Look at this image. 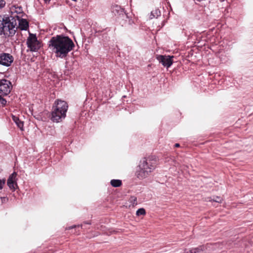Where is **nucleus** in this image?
Segmentation results:
<instances>
[{"mask_svg":"<svg viewBox=\"0 0 253 253\" xmlns=\"http://www.w3.org/2000/svg\"><path fill=\"white\" fill-rule=\"evenodd\" d=\"M48 47L57 57L65 58L69 52L74 49L75 44L72 40L63 35H56L51 38L48 42Z\"/></svg>","mask_w":253,"mask_h":253,"instance_id":"nucleus-1","label":"nucleus"},{"mask_svg":"<svg viewBox=\"0 0 253 253\" xmlns=\"http://www.w3.org/2000/svg\"><path fill=\"white\" fill-rule=\"evenodd\" d=\"M17 22L14 17L0 16V35L12 37L17 29Z\"/></svg>","mask_w":253,"mask_h":253,"instance_id":"nucleus-2","label":"nucleus"},{"mask_svg":"<svg viewBox=\"0 0 253 253\" xmlns=\"http://www.w3.org/2000/svg\"><path fill=\"white\" fill-rule=\"evenodd\" d=\"M68 108V106L66 101L59 99L56 100L52 107L50 116V120L54 123L62 122L66 116Z\"/></svg>","mask_w":253,"mask_h":253,"instance_id":"nucleus-3","label":"nucleus"},{"mask_svg":"<svg viewBox=\"0 0 253 253\" xmlns=\"http://www.w3.org/2000/svg\"><path fill=\"white\" fill-rule=\"evenodd\" d=\"M27 45L31 51H37L41 47V42L37 40L35 34H30L27 40Z\"/></svg>","mask_w":253,"mask_h":253,"instance_id":"nucleus-4","label":"nucleus"},{"mask_svg":"<svg viewBox=\"0 0 253 253\" xmlns=\"http://www.w3.org/2000/svg\"><path fill=\"white\" fill-rule=\"evenodd\" d=\"M140 162H144L147 164V167H145V170H148V175H150V173L155 169L157 165L156 160L154 159L152 157L148 158H143Z\"/></svg>","mask_w":253,"mask_h":253,"instance_id":"nucleus-5","label":"nucleus"},{"mask_svg":"<svg viewBox=\"0 0 253 253\" xmlns=\"http://www.w3.org/2000/svg\"><path fill=\"white\" fill-rule=\"evenodd\" d=\"M146 165L147 164H145L144 162H140L135 173V176L138 179H143L149 176L148 175V170L144 169L145 167H147Z\"/></svg>","mask_w":253,"mask_h":253,"instance_id":"nucleus-6","label":"nucleus"},{"mask_svg":"<svg viewBox=\"0 0 253 253\" xmlns=\"http://www.w3.org/2000/svg\"><path fill=\"white\" fill-rule=\"evenodd\" d=\"M12 88V84L10 81L2 79L0 80V94L1 95H7Z\"/></svg>","mask_w":253,"mask_h":253,"instance_id":"nucleus-7","label":"nucleus"},{"mask_svg":"<svg viewBox=\"0 0 253 253\" xmlns=\"http://www.w3.org/2000/svg\"><path fill=\"white\" fill-rule=\"evenodd\" d=\"M13 57L9 53L3 52L0 53V65L6 67H9L13 62Z\"/></svg>","mask_w":253,"mask_h":253,"instance_id":"nucleus-8","label":"nucleus"},{"mask_svg":"<svg viewBox=\"0 0 253 253\" xmlns=\"http://www.w3.org/2000/svg\"><path fill=\"white\" fill-rule=\"evenodd\" d=\"M173 56L159 55L157 57V59L161 63L162 65L167 68L169 67L172 64V58Z\"/></svg>","mask_w":253,"mask_h":253,"instance_id":"nucleus-9","label":"nucleus"},{"mask_svg":"<svg viewBox=\"0 0 253 253\" xmlns=\"http://www.w3.org/2000/svg\"><path fill=\"white\" fill-rule=\"evenodd\" d=\"M111 10L115 15H118L123 19L129 18L127 14L126 13L125 11V9L122 8L120 5H113L111 8Z\"/></svg>","mask_w":253,"mask_h":253,"instance_id":"nucleus-10","label":"nucleus"},{"mask_svg":"<svg viewBox=\"0 0 253 253\" xmlns=\"http://www.w3.org/2000/svg\"><path fill=\"white\" fill-rule=\"evenodd\" d=\"M17 173L16 172H13L11 174L7 181V184L9 188L12 191H15L16 188L17 187L16 182Z\"/></svg>","mask_w":253,"mask_h":253,"instance_id":"nucleus-11","label":"nucleus"},{"mask_svg":"<svg viewBox=\"0 0 253 253\" xmlns=\"http://www.w3.org/2000/svg\"><path fill=\"white\" fill-rule=\"evenodd\" d=\"M18 22L19 28L21 30H27L29 28V23L25 19H19L18 16L14 17ZM17 22V21H16Z\"/></svg>","mask_w":253,"mask_h":253,"instance_id":"nucleus-12","label":"nucleus"},{"mask_svg":"<svg viewBox=\"0 0 253 253\" xmlns=\"http://www.w3.org/2000/svg\"><path fill=\"white\" fill-rule=\"evenodd\" d=\"M12 120L15 123V124L17 125V126L22 130L23 127V122L21 121L19 119L15 116H12Z\"/></svg>","mask_w":253,"mask_h":253,"instance_id":"nucleus-13","label":"nucleus"},{"mask_svg":"<svg viewBox=\"0 0 253 253\" xmlns=\"http://www.w3.org/2000/svg\"><path fill=\"white\" fill-rule=\"evenodd\" d=\"M161 15V11L158 8H155L151 12L150 18L152 19L153 18H158L159 16Z\"/></svg>","mask_w":253,"mask_h":253,"instance_id":"nucleus-14","label":"nucleus"},{"mask_svg":"<svg viewBox=\"0 0 253 253\" xmlns=\"http://www.w3.org/2000/svg\"><path fill=\"white\" fill-rule=\"evenodd\" d=\"M110 183L114 187H120L122 184V181L119 179H112L111 180Z\"/></svg>","mask_w":253,"mask_h":253,"instance_id":"nucleus-15","label":"nucleus"},{"mask_svg":"<svg viewBox=\"0 0 253 253\" xmlns=\"http://www.w3.org/2000/svg\"><path fill=\"white\" fill-rule=\"evenodd\" d=\"M202 249L199 248H193L191 250L187 251L185 253H200L202 252Z\"/></svg>","mask_w":253,"mask_h":253,"instance_id":"nucleus-16","label":"nucleus"},{"mask_svg":"<svg viewBox=\"0 0 253 253\" xmlns=\"http://www.w3.org/2000/svg\"><path fill=\"white\" fill-rule=\"evenodd\" d=\"M146 214V211L144 209L140 208L136 211V215L138 216L143 215Z\"/></svg>","mask_w":253,"mask_h":253,"instance_id":"nucleus-17","label":"nucleus"},{"mask_svg":"<svg viewBox=\"0 0 253 253\" xmlns=\"http://www.w3.org/2000/svg\"><path fill=\"white\" fill-rule=\"evenodd\" d=\"M210 201H213L216 203H221L222 201V198L220 197L216 196L214 197L213 199L209 200Z\"/></svg>","mask_w":253,"mask_h":253,"instance_id":"nucleus-18","label":"nucleus"},{"mask_svg":"<svg viewBox=\"0 0 253 253\" xmlns=\"http://www.w3.org/2000/svg\"><path fill=\"white\" fill-rule=\"evenodd\" d=\"M136 201L137 198L136 197L134 196H131L129 200V202L131 203V204L133 205V206H134V205H136L137 204Z\"/></svg>","mask_w":253,"mask_h":253,"instance_id":"nucleus-19","label":"nucleus"},{"mask_svg":"<svg viewBox=\"0 0 253 253\" xmlns=\"http://www.w3.org/2000/svg\"><path fill=\"white\" fill-rule=\"evenodd\" d=\"M0 94V103L2 105H5L6 103V100L2 98Z\"/></svg>","mask_w":253,"mask_h":253,"instance_id":"nucleus-20","label":"nucleus"},{"mask_svg":"<svg viewBox=\"0 0 253 253\" xmlns=\"http://www.w3.org/2000/svg\"><path fill=\"white\" fill-rule=\"evenodd\" d=\"M5 183V179H0V190H1L3 188V186Z\"/></svg>","mask_w":253,"mask_h":253,"instance_id":"nucleus-21","label":"nucleus"},{"mask_svg":"<svg viewBox=\"0 0 253 253\" xmlns=\"http://www.w3.org/2000/svg\"><path fill=\"white\" fill-rule=\"evenodd\" d=\"M5 5V2L4 0H0V9L3 8Z\"/></svg>","mask_w":253,"mask_h":253,"instance_id":"nucleus-22","label":"nucleus"},{"mask_svg":"<svg viewBox=\"0 0 253 253\" xmlns=\"http://www.w3.org/2000/svg\"><path fill=\"white\" fill-rule=\"evenodd\" d=\"M81 226V225H74V226H70V227H69L68 228V229H72V228H75V227H80Z\"/></svg>","mask_w":253,"mask_h":253,"instance_id":"nucleus-23","label":"nucleus"},{"mask_svg":"<svg viewBox=\"0 0 253 253\" xmlns=\"http://www.w3.org/2000/svg\"><path fill=\"white\" fill-rule=\"evenodd\" d=\"M179 146H180V145H179V143H176V144L174 145V146H175V147H179Z\"/></svg>","mask_w":253,"mask_h":253,"instance_id":"nucleus-24","label":"nucleus"},{"mask_svg":"<svg viewBox=\"0 0 253 253\" xmlns=\"http://www.w3.org/2000/svg\"><path fill=\"white\" fill-rule=\"evenodd\" d=\"M44 2L46 3H49L50 0H44Z\"/></svg>","mask_w":253,"mask_h":253,"instance_id":"nucleus-25","label":"nucleus"},{"mask_svg":"<svg viewBox=\"0 0 253 253\" xmlns=\"http://www.w3.org/2000/svg\"><path fill=\"white\" fill-rule=\"evenodd\" d=\"M132 23H133V22H132L131 20H129V23L130 24H132Z\"/></svg>","mask_w":253,"mask_h":253,"instance_id":"nucleus-26","label":"nucleus"}]
</instances>
